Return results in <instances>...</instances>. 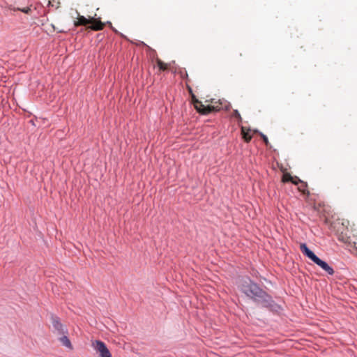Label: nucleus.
I'll list each match as a JSON object with an SVG mask.
<instances>
[{
  "mask_svg": "<svg viewBox=\"0 0 357 357\" xmlns=\"http://www.w3.org/2000/svg\"><path fill=\"white\" fill-rule=\"evenodd\" d=\"M293 181H291L292 183H294V185H299L301 183H302V181H301L299 179V178H298L297 176H293Z\"/></svg>",
  "mask_w": 357,
  "mask_h": 357,
  "instance_id": "nucleus-13",
  "label": "nucleus"
},
{
  "mask_svg": "<svg viewBox=\"0 0 357 357\" xmlns=\"http://www.w3.org/2000/svg\"><path fill=\"white\" fill-rule=\"evenodd\" d=\"M59 340L63 344V345H64L65 347H66L70 349H73L72 344L66 335H63L62 337H61L59 338Z\"/></svg>",
  "mask_w": 357,
  "mask_h": 357,
  "instance_id": "nucleus-10",
  "label": "nucleus"
},
{
  "mask_svg": "<svg viewBox=\"0 0 357 357\" xmlns=\"http://www.w3.org/2000/svg\"><path fill=\"white\" fill-rule=\"evenodd\" d=\"M234 116L238 119V120L242 121V118L238 110H234Z\"/></svg>",
  "mask_w": 357,
  "mask_h": 357,
  "instance_id": "nucleus-14",
  "label": "nucleus"
},
{
  "mask_svg": "<svg viewBox=\"0 0 357 357\" xmlns=\"http://www.w3.org/2000/svg\"><path fill=\"white\" fill-rule=\"evenodd\" d=\"M187 88H188V91H189L190 93L192 95V90L191 87H190L189 85H188V84H187Z\"/></svg>",
  "mask_w": 357,
  "mask_h": 357,
  "instance_id": "nucleus-18",
  "label": "nucleus"
},
{
  "mask_svg": "<svg viewBox=\"0 0 357 357\" xmlns=\"http://www.w3.org/2000/svg\"><path fill=\"white\" fill-rule=\"evenodd\" d=\"M241 290L248 297L256 301H267L268 294L257 284L250 280L243 281Z\"/></svg>",
  "mask_w": 357,
  "mask_h": 357,
  "instance_id": "nucleus-1",
  "label": "nucleus"
},
{
  "mask_svg": "<svg viewBox=\"0 0 357 357\" xmlns=\"http://www.w3.org/2000/svg\"><path fill=\"white\" fill-rule=\"evenodd\" d=\"M339 240L342 241H344V242H345V243H347V242H348V240H347V239H346V238H344L343 236H340V237H339Z\"/></svg>",
  "mask_w": 357,
  "mask_h": 357,
  "instance_id": "nucleus-17",
  "label": "nucleus"
},
{
  "mask_svg": "<svg viewBox=\"0 0 357 357\" xmlns=\"http://www.w3.org/2000/svg\"><path fill=\"white\" fill-rule=\"evenodd\" d=\"M53 326L54 328L58 331V332L61 334H64L65 333H66V331L64 328V326L62 325L61 323H60V321H59L58 319H54L53 320Z\"/></svg>",
  "mask_w": 357,
  "mask_h": 357,
  "instance_id": "nucleus-8",
  "label": "nucleus"
},
{
  "mask_svg": "<svg viewBox=\"0 0 357 357\" xmlns=\"http://www.w3.org/2000/svg\"><path fill=\"white\" fill-rule=\"evenodd\" d=\"M156 63L161 71L169 70L171 67V63H165L159 58L156 59Z\"/></svg>",
  "mask_w": 357,
  "mask_h": 357,
  "instance_id": "nucleus-9",
  "label": "nucleus"
},
{
  "mask_svg": "<svg viewBox=\"0 0 357 357\" xmlns=\"http://www.w3.org/2000/svg\"><path fill=\"white\" fill-rule=\"evenodd\" d=\"M91 346L99 354L100 357H112L110 351L103 342L94 340L92 342Z\"/></svg>",
  "mask_w": 357,
  "mask_h": 357,
  "instance_id": "nucleus-4",
  "label": "nucleus"
},
{
  "mask_svg": "<svg viewBox=\"0 0 357 357\" xmlns=\"http://www.w3.org/2000/svg\"><path fill=\"white\" fill-rule=\"evenodd\" d=\"M181 73V77H183V78H184V77H188V73H187L186 72L185 73V74H184V75H183V73Z\"/></svg>",
  "mask_w": 357,
  "mask_h": 357,
  "instance_id": "nucleus-20",
  "label": "nucleus"
},
{
  "mask_svg": "<svg viewBox=\"0 0 357 357\" xmlns=\"http://www.w3.org/2000/svg\"><path fill=\"white\" fill-rule=\"evenodd\" d=\"M90 20L86 19L84 16L80 15L79 13H77V20L74 22L75 26L77 27L79 26H86L90 24Z\"/></svg>",
  "mask_w": 357,
  "mask_h": 357,
  "instance_id": "nucleus-6",
  "label": "nucleus"
},
{
  "mask_svg": "<svg viewBox=\"0 0 357 357\" xmlns=\"http://www.w3.org/2000/svg\"><path fill=\"white\" fill-rule=\"evenodd\" d=\"M17 10H20L22 13H26V14H28L31 11V9L29 7L24 8H17Z\"/></svg>",
  "mask_w": 357,
  "mask_h": 357,
  "instance_id": "nucleus-15",
  "label": "nucleus"
},
{
  "mask_svg": "<svg viewBox=\"0 0 357 357\" xmlns=\"http://www.w3.org/2000/svg\"><path fill=\"white\" fill-rule=\"evenodd\" d=\"M300 249L305 256H307L314 263L324 270L327 273L331 275L334 274L333 268L331 267L326 262L322 261L318 257H317L315 254L307 247L306 244L301 243L300 245Z\"/></svg>",
  "mask_w": 357,
  "mask_h": 357,
  "instance_id": "nucleus-2",
  "label": "nucleus"
},
{
  "mask_svg": "<svg viewBox=\"0 0 357 357\" xmlns=\"http://www.w3.org/2000/svg\"><path fill=\"white\" fill-rule=\"evenodd\" d=\"M241 135L243 140L245 142H250L252 139L251 130L248 128L242 126L241 127Z\"/></svg>",
  "mask_w": 357,
  "mask_h": 357,
  "instance_id": "nucleus-7",
  "label": "nucleus"
},
{
  "mask_svg": "<svg viewBox=\"0 0 357 357\" xmlns=\"http://www.w3.org/2000/svg\"><path fill=\"white\" fill-rule=\"evenodd\" d=\"M261 137L263 141L264 142V143L266 144V146L268 145L269 142H268V139L267 137L265 135L262 134V133H261Z\"/></svg>",
  "mask_w": 357,
  "mask_h": 357,
  "instance_id": "nucleus-16",
  "label": "nucleus"
},
{
  "mask_svg": "<svg viewBox=\"0 0 357 357\" xmlns=\"http://www.w3.org/2000/svg\"><path fill=\"white\" fill-rule=\"evenodd\" d=\"M194 106L198 112L202 114H208L213 112H218L221 109V103L215 102V105H208L205 106L201 101L199 100H194Z\"/></svg>",
  "mask_w": 357,
  "mask_h": 357,
  "instance_id": "nucleus-3",
  "label": "nucleus"
},
{
  "mask_svg": "<svg viewBox=\"0 0 357 357\" xmlns=\"http://www.w3.org/2000/svg\"><path fill=\"white\" fill-rule=\"evenodd\" d=\"M293 176L289 174V173H284L283 175H282V181L283 183H286V182H291L293 181Z\"/></svg>",
  "mask_w": 357,
  "mask_h": 357,
  "instance_id": "nucleus-11",
  "label": "nucleus"
},
{
  "mask_svg": "<svg viewBox=\"0 0 357 357\" xmlns=\"http://www.w3.org/2000/svg\"><path fill=\"white\" fill-rule=\"evenodd\" d=\"M191 96H192V102L194 103V100H197V99L196 98L195 96L193 93H192Z\"/></svg>",
  "mask_w": 357,
  "mask_h": 357,
  "instance_id": "nucleus-19",
  "label": "nucleus"
},
{
  "mask_svg": "<svg viewBox=\"0 0 357 357\" xmlns=\"http://www.w3.org/2000/svg\"><path fill=\"white\" fill-rule=\"evenodd\" d=\"M300 184L301 185L298 187V190L302 192L303 194L308 193V191L306 190V183L302 181Z\"/></svg>",
  "mask_w": 357,
  "mask_h": 357,
  "instance_id": "nucleus-12",
  "label": "nucleus"
},
{
  "mask_svg": "<svg viewBox=\"0 0 357 357\" xmlns=\"http://www.w3.org/2000/svg\"><path fill=\"white\" fill-rule=\"evenodd\" d=\"M90 24L89 28L93 31H100L105 27V24L99 18L91 17Z\"/></svg>",
  "mask_w": 357,
  "mask_h": 357,
  "instance_id": "nucleus-5",
  "label": "nucleus"
}]
</instances>
